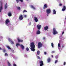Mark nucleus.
I'll use <instances>...</instances> for the list:
<instances>
[{
	"label": "nucleus",
	"instance_id": "nucleus-17",
	"mask_svg": "<svg viewBox=\"0 0 66 66\" xmlns=\"http://www.w3.org/2000/svg\"><path fill=\"white\" fill-rule=\"evenodd\" d=\"M31 8L32 9H33V10H35L36 9V8H35V7H34V6L32 5H31Z\"/></svg>",
	"mask_w": 66,
	"mask_h": 66
},
{
	"label": "nucleus",
	"instance_id": "nucleus-28",
	"mask_svg": "<svg viewBox=\"0 0 66 66\" xmlns=\"http://www.w3.org/2000/svg\"><path fill=\"white\" fill-rule=\"evenodd\" d=\"M7 48L9 49H10V50L11 49V48L10 47V46H7Z\"/></svg>",
	"mask_w": 66,
	"mask_h": 66
},
{
	"label": "nucleus",
	"instance_id": "nucleus-10",
	"mask_svg": "<svg viewBox=\"0 0 66 66\" xmlns=\"http://www.w3.org/2000/svg\"><path fill=\"white\" fill-rule=\"evenodd\" d=\"M2 9H3V7H2V3L1 4V6L0 7V12H1Z\"/></svg>",
	"mask_w": 66,
	"mask_h": 66
},
{
	"label": "nucleus",
	"instance_id": "nucleus-26",
	"mask_svg": "<svg viewBox=\"0 0 66 66\" xmlns=\"http://www.w3.org/2000/svg\"><path fill=\"white\" fill-rule=\"evenodd\" d=\"M16 8L18 10H20V7H17Z\"/></svg>",
	"mask_w": 66,
	"mask_h": 66
},
{
	"label": "nucleus",
	"instance_id": "nucleus-52",
	"mask_svg": "<svg viewBox=\"0 0 66 66\" xmlns=\"http://www.w3.org/2000/svg\"><path fill=\"white\" fill-rule=\"evenodd\" d=\"M47 16H48V14H47Z\"/></svg>",
	"mask_w": 66,
	"mask_h": 66
},
{
	"label": "nucleus",
	"instance_id": "nucleus-7",
	"mask_svg": "<svg viewBox=\"0 0 66 66\" xmlns=\"http://www.w3.org/2000/svg\"><path fill=\"white\" fill-rule=\"evenodd\" d=\"M39 63H40V66H43L44 65V63H43V61H41L39 62Z\"/></svg>",
	"mask_w": 66,
	"mask_h": 66
},
{
	"label": "nucleus",
	"instance_id": "nucleus-5",
	"mask_svg": "<svg viewBox=\"0 0 66 66\" xmlns=\"http://www.w3.org/2000/svg\"><path fill=\"white\" fill-rule=\"evenodd\" d=\"M46 12L47 14H50L51 13V10L50 9H48L46 10Z\"/></svg>",
	"mask_w": 66,
	"mask_h": 66
},
{
	"label": "nucleus",
	"instance_id": "nucleus-9",
	"mask_svg": "<svg viewBox=\"0 0 66 66\" xmlns=\"http://www.w3.org/2000/svg\"><path fill=\"white\" fill-rule=\"evenodd\" d=\"M48 7V5L46 4H45L43 7V9H45L46 8H47Z\"/></svg>",
	"mask_w": 66,
	"mask_h": 66
},
{
	"label": "nucleus",
	"instance_id": "nucleus-34",
	"mask_svg": "<svg viewBox=\"0 0 66 66\" xmlns=\"http://www.w3.org/2000/svg\"><path fill=\"white\" fill-rule=\"evenodd\" d=\"M57 62H58V60H55V64L56 63H57Z\"/></svg>",
	"mask_w": 66,
	"mask_h": 66
},
{
	"label": "nucleus",
	"instance_id": "nucleus-37",
	"mask_svg": "<svg viewBox=\"0 0 66 66\" xmlns=\"http://www.w3.org/2000/svg\"><path fill=\"white\" fill-rule=\"evenodd\" d=\"M19 1H20V2H23V0H19Z\"/></svg>",
	"mask_w": 66,
	"mask_h": 66
},
{
	"label": "nucleus",
	"instance_id": "nucleus-11",
	"mask_svg": "<svg viewBox=\"0 0 66 66\" xmlns=\"http://www.w3.org/2000/svg\"><path fill=\"white\" fill-rule=\"evenodd\" d=\"M37 27L38 28V29L39 30H40V28H41V25H37Z\"/></svg>",
	"mask_w": 66,
	"mask_h": 66
},
{
	"label": "nucleus",
	"instance_id": "nucleus-1",
	"mask_svg": "<svg viewBox=\"0 0 66 66\" xmlns=\"http://www.w3.org/2000/svg\"><path fill=\"white\" fill-rule=\"evenodd\" d=\"M30 46L31 50L33 52H34V51H35V45H34V42H32L30 43Z\"/></svg>",
	"mask_w": 66,
	"mask_h": 66
},
{
	"label": "nucleus",
	"instance_id": "nucleus-13",
	"mask_svg": "<svg viewBox=\"0 0 66 66\" xmlns=\"http://www.w3.org/2000/svg\"><path fill=\"white\" fill-rule=\"evenodd\" d=\"M34 20L35 22H37L38 20L37 19V18L35 17H34Z\"/></svg>",
	"mask_w": 66,
	"mask_h": 66
},
{
	"label": "nucleus",
	"instance_id": "nucleus-42",
	"mask_svg": "<svg viewBox=\"0 0 66 66\" xmlns=\"http://www.w3.org/2000/svg\"><path fill=\"white\" fill-rule=\"evenodd\" d=\"M44 54L45 55H46V54H47V53L46 52H44Z\"/></svg>",
	"mask_w": 66,
	"mask_h": 66
},
{
	"label": "nucleus",
	"instance_id": "nucleus-40",
	"mask_svg": "<svg viewBox=\"0 0 66 66\" xmlns=\"http://www.w3.org/2000/svg\"><path fill=\"white\" fill-rule=\"evenodd\" d=\"M65 64H66V62H64V63H63L64 65H65Z\"/></svg>",
	"mask_w": 66,
	"mask_h": 66
},
{
	"label": "nucleus",
	"instance_id": "nucleus-4",
	"mask_svg": "<svg viewBox=\"0 0 66 66\" xmlns=\"http://www.w3.org/2000/svg\"><path fill=\"white\" fill-rule=\"evenodd\" d=\"M38 48H40L43 46V44L40 42H39L38 44Z\"/></svg>",
	"mask_w": 66,
	"mask_h": 66
},
{
	"label": "nucleus",
	"instance_id": "nucleus-24",
	"mask_svg": "<svg viewBox=\"0 0 66 66\" xmlns=\"http://www.w3.org/2000/svg\"><path fill=\"white\" fill-rule=\"evenodd\" d=\"M27 11H26V10H23V13H27Z\"/></svg>",
	"mask_w": 66,
	"mask_h": 66
},
{
	"label": "nucleus",
	"instance_id": "nucleus-15",
	"mask_svg": "<svg viewBox=\"0 0 66 66\" xmlns=\"http://www.w3.org/2000/svg\"><path fill=\"white\" fill-rule=\"evenodd\" d=\"M17 39L18 43H19V42H21V43H22V42H23V40H20L19 38H18Z\"/></svg>",
	"mask_w": 66,
	"mask_h": 66
},
{
	"label": "nucleus",
	"instance_id": "nucleus-41",
	"mask_svg": "<svg viewBox=\"0 0 66 66\" xmlns=\"http://www.w3.org/2000/svg\"><path fill=\"white\" fill-rule=\"evenodd\" d=\"M13 66H17L15 64H13Z\"/></svg>",
	"mask_w": 66,
	"mask_h": 66
},
{
	"label": "nucleus",
	"instance_id": "nucleus-2",
	"mask_svg": "<svg viewBox=\"0 0 66 66\" xmlns=\"http://www.w3.org/2000/svg\"><path fill=\"white\" fill-rule=\"evenodd\" d=\"M53 34L54 35H55V34H57L58 32H57V31L56 30V29L55 28H53Z\"/></svg>",
	"mask_w": 66,
	"mask_h": 66
},
{
	"label": "nucleus",
	"instance_id": "nucleus-36",
	"mask_svg": "<svg viewBox=\"0 0 66 66\" xmlns=\"http://www.w3.org/2000/svg\"><path fill=\"white\" fill-rule=\"evenodd\" d=\"M16 1L17 3H19V0H16Z\"/></svg>",
	"mask_w": 66,
	"mask_h": 66
},
{
	"label": "nucleus",
	"instance_id": "nucleus-38",
	"mask_svg": "<svg viewBox=\"0 0 66 66\" xmlns=\"http://www.w3.org/2000/svg\"><path fill=\"white\" fill-rule=\"evenodd\" d=\"M18 45H20V44H16V46H17V47H18Z\"/></svg>",
	"mask_w": 66,
	"mask_h": 66
},
{
	"label": "nucleus",
	"instance_id": "nucleus-47",
	"mask_svg": "<svg viewBox=\"0 0 66 66\" xmlns=\"http://www.w3.org/2000/svg\"><path fill=\"white\" fill-rule=\"evenodd\" d=\"M55 52L54 51H53L52 52V53H54Z\"/></svg>",
	"mask_w": 66,
	"mask_h": 66
},
{
	"label": "nucleus",
	"instance_id": "nucleus-51",
	"mask_svg": "<svg viewBox=\"0 0 66 66\" xmlns=\"http://www.w3.org/2000/svg\"><path fill=\"white\" fill-rule=\"evenodd\" d=\"M63 47H64V46H62V48H63Z\"/></svg>",
	"mask_w": 66,
	"mask_h": 66
},
{
	"label": "nucleus",
	"instance_id": "nucleus-12",
	"mask_svg": "<svg viewBox=\"0 0 66 66\" xmlns=\"http://www.w3.org/2000/svg\"><path fill=\"white\" fill-rule=\"evenodd\" d=\"M8 16L9 17H11V16H12V13L11 12H9L8 13Z\"/></svg>",
	"mask_w": 66,
	"mask_h": 66
},
{
	"label": "nucleus",
	"instance_id": "nucleus-45",
	"mask_svg": "<svg viewBox=\"0 0 66 66\" xmlns=\"http://www.w3.org/2000/svg\"><path fill=\"white\" fill-rule=\"evenodd\" d=\"M64 33V32L63 31L62 33V35H63Z\"/></svg>",
	"mask_w": 66,
	"mask_h": 66
},
{
	"label": "nucleus",
	"instance_id": "nucleus-8",
	"mask_svg": "<svg viewBox=\"0 0 66 66\" xmlns=\"http://www.w3.org/2000/svg\"><path fill=\"white\" fill-rule=\"evenodd\" d=\"M66 10V7L65 6H63V8L62 9V11H65Z\"/></svg>",
	"mask_w": 66,
	"mask_h": 66
},
{
	"label": "nucleus",
	"instance_id": "nucleus-46",
	"mask_svg": "<svg viewBox=\"0 0 66 66\" xmlns=\"http://www.w3.org/2000/svg\"><path fill=\"white\" fill-rule=\"evenodd\" d=\"M43 39L44 40H45V37H43Z\"/></svg>",
	"mask_w": 66,
	"mask_h": 66
},
{
	"label": "nucleus",
	"instance_id": "nucleus-48",
	"mask_svg": "<svg viewBox=\"0 0 66 66\" xmlns=\"http://www.w3.org/2000/svg\"><path fill=\"white\" fill-rule=\"evenodd\" d=\"M27 16V15H25L24 16V17H26V16Z\"/></svg>",
	"mask_w": 66,
	"mask_h": 66
},
{
	"label": "nucleus",
	"instance_id": "nucleus-19",
	"mask_svg": "<svg viewBox=\"0 0 66 66\" xmlns=\"http://www.w3.org/2000/svg\"><path fill=\"white\" fill-rule=\"evenodd\" d=\"M20 46L21 47V48H22V49H24V46H23V45H20Z\"/></svg>",
	"mask_w": 66,
	"mask_h": 66
},
{
	"label": "nucleus",
	"instance_id": "nucleus-33",
	"mask_svg": "<svg viewBox=\"0 0 66 66\" xmlns=\"http://www.w3.org/2000/svg\"><path fill=\"white\" fill-rule=\"evenodd\" d=\"M58 47H60V44L59 43L58 44Z\"/></svg>",
	"mask_w": 66,
	"mask_h": 66
},
{
	"label": "nucleus",
	"instance_id": "nucleus-23",
	"mask_svg": "<svg viewBox=\"0 0 66 66\" xmlns=\"http://www.w3.org/2000/svg\"><path fill=\"white\" fill-rule=\"evenodd\" d=\"M40 53V52H39V51H38L37 52V55H39Z\"/></svg>",
	"mask_w": 66,
	"mask_h": 66
},
{
	"label": "nucleus",
	"instance_id": "nucleus-32",
	"mask_svg": "<svg viewBox=\"0 0 66 66\" xmlns=\"http://www.w3.org/2000/svg\"><path fill=\"white\" fill-rule=\"evenodd\" d=\"M11 44H14V43L13 42V41H12V40L11 41Z\"/></svg>",
	"mask_w": 66,
	"mask_h": 66
},
{
	"label": "nucleus",
	"instance_id": "nucleus-53",
	"mask_svg": "<svg viewBox=\"0 0 66 66\" xmlns=\"http://www.w3.org/2000/svg\"><path fill=\"white\" fill-rule=\"evenodd\" d=\"M65 19L66 20V17L65 18Z\"/></svg>",
	"mask_w": 66,
	"mask_h": 66
},
{
	"label": "nucleus",
	"instance_id": "nucleus-55",
	"mask_svg": "<svg viewBox=\"0 0 66 66\" xmlns=\"http://www.w3.org/2000/svg\"><path fill=\"white\" fill-rule=\"evenodd\" d=\"M55 57H56V56H55Z\"/></svg>",
	"mask_w": 66,
	"mask_h": 66
},
{
	"label": "nucleus",
	"instance_id": "nucleus-6",
	"mask_svg": "<svg viewBox=\"0 0 66 66\" xmlns=\"http://www.w3.org/2000/svg\"><path fill=\"white\" fill-rule=\"evenodd\" d=\"M19 18L20 20H21L23 19V16L22 15H20L19 16Z\"/></svg>",
	"mask_w": 66,
	"mask_h": 66
},
{
	"label": "nucleus",
	"instance_id": "nucleus-54",
	"mask_svg": "<svg viewBox=\"0 0 66 66\" xmlns=\"http://www.w3.org/2000/svg\"><path fill=\"white\" fill-rule=\"evenodd\" d=\"M27 1H28L29 0H26Z\"/></svg>",
	"mask_w": 66,
	"mask_h": 66
},
{
	"label": "nucleus",
	"instance_id": "nucleus-35",
	"mask_svg": "<svg viewBox=\"0 0 66 66\" xmlns=\"http://www.w3.org/2000/svg\"><path fill=\"white\" fill-rule=\"evenodd\" d=\"M5 56H8V54H7V53H6L5 54Z\"/></svg>",
	"mask_w": 66,
	"mask_h": 66
},
{
	"label": "nucleus",
	"instance_id": "nucleus-22",
	"mask_svg": "<svg viewBox=\"0 0 66 66\" xmlns=\"http://www.w3.org/2000/svg\"><path fill=\"white\" fill-rule=\"evenodd\" d=\"M3 52L5 53V52H6V50L5 49H3Z\"/></svg>",
	"mask_w": 66,
	"mask_h": 66
},
{
	"label": "nucleus",
	"instance_id": "nucleus-30",
	"mask_svg": "<svg viewBox=\"0 0 66 66\" xmlns=\"http://www.w3.org/2000/svg\"><path fill=\"white\" fill-rule=\"evenodd\" d=\"M51 46L52 48H53L54 46H53V43H51Z\"/></svg>",
	"mask_w": 66,
	"mask_h": 66
},
{
	"label": "nucleus",
	"instance_id": "nucleus-50",
	"mask_svg": "<svg viewBox=\"0 0 66 66\" xmlns=\"http://www.w3.org/2000/svg\"><path fill=\"white\" fill-rule=\"evenodd\" d=\"M2 49V48L0 47V50H1Z\"/></svg>",
	"mask_w": 66,
	"mask_h": 66
},
{
	"label": "nucleus",
	"instance_id": "nucleus-14",
	"mask_svg": "<svg viewBox=\"0 0 66 66\" xmlns=\"http://www.w3.org/2000/svg\"><path fill=\"white\" fill-rule=\"evenodd\" d=\"M48 29V26H46V27H44V30L45 31H47Z\"/></svg>",
	"mask_w": 66,
	"mask_h": 66
},
{
	"label": "nucleus",
	"instance_id": "nucleus-21",
	"mask_svg": "<svg viewBox=\"0 0 66 66\" xmlns=\"http://www.w3.org/2000/svg\"><path fill=\"white\" fill-rule=\"evenodd\" d=\"M4 8L5 9H6L7 8V3H6L4 6Z\"/></svg>",
	"mask_w": 66,
	"mask_h": 66
},
{
	"label": "nucleus",
	"instance_id": "nucleus-20",
	"mask_svg": "<svg viewBox=\"0 0 66 66\" xmlns=\"http://www.w3.org/2000/svg\"><path fill=\"white\" fill-rule=\"evenodd\" d=\"M53 14H56V11H55V10L54 9L53 10Z\"/></svg>",
	"mask_w": 66,
	"mask_h": 66
},
{
	"label": "nucleus",
	"instance_id": "nucleus-18",
	"mask_svg": "<svg viewBox=\"0 0 66 66\" xmlns=\"http://www.w3.org/2000/svg\"><path fill=\"white\" fill-rule=\"evenodd\" d=\"M47 61L48 62V63H49V62H50L51 61V59H50V58H48L47 59Z\"/></svg>",
	"mask_w": 66,
	"mask_h": 66
},
{
	"label": "nucleus",
	"instance_id": "nucleus-3",
	"mask_svg": "<svg viewBox=\"0 0 66 66\" xmlns=\"http://www.w3.org/2000/svg\"><path fill=\"white\" fill-rule=\"evenodd\" d=\"M9 22H10V20L9 19H6L5 21V23L6 25L7 26H9L8 23Z\"/></svg>",
	"mask_w": 66,
	"mask_h": 66
},
{
	"label": "nucleus",
	"instance_id": "nucleus-39",
	"mask_svg": "<svg viewBox=\"0 0 66 66\" xmlns=\"http://www.w3.org/2000/svg\"><path fill=\"white\" fill-rule=\"evenodd\" d=\"M31 22H30L29 23V26H30V25H31Z\"/></svg>",
	"mask_w": 66,
	"mask_h": 66
},
{
	"label": "nucleus",
	"instance_id": "nucleus-25",
	"mask_svg": "<svg viewBox=\"0 0 66 66\" xmlns=\"http://www.w3.org/2000/svg\"><path fill=\"white\" fill-rule=\"evenodd\" d=\"M37 57L38 59H39V60H40V59H41L40 57L39 56H37Z\"/></svg>",
	"mask_w": 66,
	"mask_h": 66
},
{
	"label": "nucleus",
	"instance_id": "nucleus-31",
	"mask_svg": "<svg viewBox=\"0 0 66 66\" xmlns=\"http://www.w3.org/2000/svg\"><path fill=\"white\" fill-rule=\"evenodd\" d=\"M26 50L27 51H29V48H28V47H27V48H26Z\"/></svg>",
	"mask_w": 66,
	"mask_h": 66
},
{
	"label": "nucleus",
	"instance_id": "nucleus-27",
	"mask_svg": "<svg viewBox=\"0 0 66 66\" xmlns=\"http://www.w3.org/2000/svg\"><path fill=\"white\" fill-rule=\"evenodd\" d=\"M8 40H9V42H11L12 40V39H11L10 38H8Z\"/></svg>",
	"mask_w": 66,
	"mask_h": 66
},
{
	"label": "nucleus",
	"instance_id": "nucleus-43",
	"mask_svg": "<svg viewBox=\"0 0 66 66\" xmlns=\"http://www.w3.org/2000/svg\"><path fill=\"white\" fill-rule=\"evenodd\" d=\"M62 4L61 3L59 4V6H62Z\"/></svg>",
	"mask_w": 66,
	"mask_h": 66
},
{
	"label": "nucleus",
	"instance_id": "nucleus-44",
	"mask_svg": "<svg viewBox=\"0 0 66 66\" xmlns=\"http://www.w3.org/2000/svg\"><path fill=\"white\" fill-rule=\"evenodd\" d=\"M24 56L25 57H27V55H24Z\"/></svg>",
	"mask_w": 66,
	"mask_h": 66
},
{
	"label": "nucleus",
	"instance_id": "nucleus-16",
	"mask_svg": "<svg viewBox=\"0 0 66 66\" xmlns=\"http://www.w3.org/2000/svg\"><path fill=\"white\" fill-rule=\"evenodd\" d=\"M40 34V31L39 30H37L36 31V34L38 35V34Z\"/></svg>",
	"mask_w": 66,
	"mask_h": 66
},
{
	"label": "nucleus",
	"instance_id": "nucleus-49",
	"mask_svg": "<svg viewBox=\"0 0 66 66\" xmlns=\"http://www.w3.org/2000/svg\"><path fill=\"white\" fill-rule=\"evenodd\" d=\"M52 57H53V55H52Z\"/></svg>",
	"mask_w": 66,
	"mask_h": 66
},
{
	"label": "nucleus",
	"instance_id": "nucleus-29",
	"mask_svg": "<svg viewBox=\"0 0 66 66\" xmlns=\"http://www.w3.org/2000/svg\"><path fill=\"white\" fill-rule=\"evenodd\" d=\"M9 66H11V64L9 62H8Z\"/></svg>",
	"mask_w": 66,
	"mask_h": 66
}]
</instances>
